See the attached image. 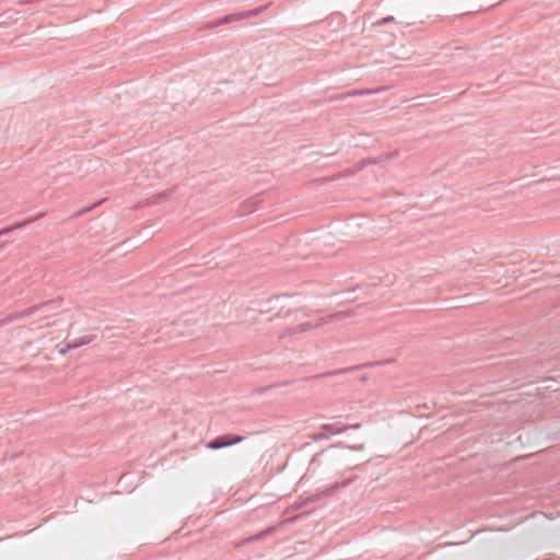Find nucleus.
<instances>
[{
    "label": "nucleus",
    "instance_id": "nucleus-1",
    "mask_svg": "<svg viewBox=\"0 0 560 560\" xmlns=\"http://www.w3.org/2000/svg\"><path fill=\"white\" fill-rule=\"evenodd\" d=\"M355 315V311L353 308L347 310V311H339L334 314H330L328 316L319 318L315 324L311 322L301 323L294 327L287 328L280 336V338H285L288 336L302 334L305 331H308L313 328L323 326L325 324H328L330 322L335 320H341L343 318L352 317Z\"/></svg>",
    "mask_w": 560,
    "mask_h": 560
},
{
    "label": "nucleus",
    "instance_id": "nucleus-2",
    "mask_svg": "<svg viewBox=\"0 0 560 560\" xmlns=\"http://www.w3.org/2000/svg\"><path fill=\"white\" fill-rule=\"evenodd\" d=\"M350 482H351V480H346L342 482H335L331 486H329L320 491L315 492L314 494H311V495H307L304 498L301 497L300 500L295 501L292 504V509L300 510V509L306 506L308 503H314V502L320 501L324 498L331 497L336 493V491H338L341 488L347 487Z\"/></svg>",
    "mask_w": 560,
    "mask_h": 560
},
{
    "label": "nucleus",
    "instance_id": "nucleus-3",
    "mask_svg": "<svg viewBox=\"0 0 560 560\" xmlns=\"http://www.w3.org/2000/svg\"><path fill=\"white\" fill-rule=\"evenodd\" d=\"M361 427L360 423H353L345 425L341 422L337 421L334 423H325L320 427V432L313 434L314 441L327 440L331 435H336L347 431L348 429H359Z\"/></svg>",
    "mask_w": 560,
    "mask_h": 560
},
{
    "label": "nucleus",
    "instance_id": "nucleus-4",
    "mask_svg": "<svg viewBox=\"0 0 560 560\" xmlns=\"http://www.w3.org/2000/svg\"><path fill=\"white\" fill-rule=\"evenodd\" d=\"M54 303L51 302H42V303H38V304H34L23 311H20V312H14V313H11L9 315H7L4 318L0 319V324L1 326H4V325H8L10 323H12L13 320H21V319H24L31 315H34L36 313H38V311L45 306H49V305H52Z\"/></svg>",
    "mask_w": 560,
    "mask_h": 560
},
{
    "label": "nucleus",
    "instance_id": "nucleus-5",
    "mask_svg": "<svg viewBox=\"0 0 560 560\" xmlns=\"http://www.w3.org/2000/svg\"><path fill=\"white\" fill-rule=\"evenodd\" d=\"M389 160V155L382 154L377 158H365L359 161L357 164H354L352 167L348 168L347 171L339 173L335 176V178H341L350 175H354L359 172H361L365 166L371 164H380L385 161Z\"/></svg>",
    "mask_w": 560,
    "mask_h": 560
},
{
    "label": "nucleus",
    "instance_id": "nucleus-6",
    "mask_svg": "<svg viewBox=\"0 0 560 560\" xmlns=\"http://www.w3.org/2000/svg\"><path fill=\"white\" fill-rule=\"evenodd\" d=\"M245 436L237 434H222L207 443V447L211 450H220L223 447L232 446L244 441Z\"/></svg>",
    "mask_w": 560,
    "mask_h": 560
},
{
    "label": "nucleus",
    "instance_id": "nucleus-7",
    "mask_svg": "<svg viewBox=\"0 0 560 560\" xmlns=\"http://www.w3.org/2000/svg\"><path fill=\"white\" fill-rule=\"evenodd\" d=\"M264 8L265 7H260V8L250 10V11H243V12H240V13L228 14L224 18L219 19L214 23H210L209 26H211V27L219 26V25H222V24H225V23H230V22L240 20V19L255 16L258 13H260L264 10Z\"/></svg>",
    "mask_w": 560,
    "mask_h": 560
},
{
    "label": "nucleus",
    "instance_id": "nucleus-8",
    "mask_svg": "<svg viewBox=\"0 0 560 560\" xmlns=\"http://www.w3.org/2000/svg\"><path fill=\"white\" fill-rule=\"evenodd\" d=\"M264 200H265L264 192H259V194L248 198L242 205V209H241L242 214H249V213L254 212Z\"/></svg>",
    "mask_w": 560,
    "mask_h": 560
},
{
    "label": "nucleus",
    "instance_id": "nucleus-9",
    "mask_svg": "<svg viewBox=\"0 0 560 560\" xmlns=\"http://www.w3.org/2000/svg\"><path fill=\"white\" fill-rule=\"evenodd\" d=\"M44 215H45V212H40V213H38L35 217H30V218L23 220L22 222L15 223V224H13L11 226L3 228V229L0 230V237L3 236V235L10 234L12 231H14L16 229H21L23 226H26V225L35 222L37 219L44 217Z\"/></svg>",
    "mask_w": 560,
    "mask_h": 560
},
{
    "label": "nucleus",
    "instance_id": "nucleus-10",
    "mask_svg": "<svg viewBox=\"0 0 560 560\" xmlns=\"http://www.w3.org/2000/svg\"><path fill=\"white\" fill-rule=\"evenodd\" d=\"M93 340V336L86 335L80 338H75L67 343V346L62 349H60V353H66L70 349H77L79 347H82L84 345L90 343Z\"/></svg>",
    "mask_w": 560,
    "mask_h": 560
},
{
    "label": "nucleus",
    "instance_id": "nucleus-11",
    "mask_svg": "<svg viewBox=\"0 0 560 560\" xmlns=\"http://www.w3.org/2000/svg\"><path fill=\"white\" fill-rule=\"evenodd\" d=\"M278 526H279V525L269 526V527H267L266 529H264V530L259 532L258 534L253 535V536H250V537L246 538V539L244 540V542H252V541H258V540H261V539H264L265 537H267V536H269V535L273 534V533L277 530Z\"/></svg>",
    "mask_w": 560,
    "mask_h": 560
},
{
    "label": "nucleus",
    "instance_id": "nucleus-12",
    "mask_svg": "<svg viewBox=\"0 0 560 560\" xmlns=\"http://www.w3.org/2000/svg\"><path fill=\"white\" fill-rule=\"evenodd\" d=\"M47 302H51L54 304L49 305V306H45L38 311L43 314V317H48L49 315L54 314L61 306L62 299L61 298L52 299V300H48Z\"/></svg>",
    "mask_w": 560,
    "mask_h": 560
},
{
    "label": "nucleus",
    "instance_id": "nucleus-13",
    "mask_svg": "<svg viewBox=\"0 0 560 560\" xmlns=\"http://www.w3.org/2000/svg\"><path fill=\"white\" fill-rule=\"evenodd\" d=\"M366 93H370V91L353 90V91H350L348 93L340 94L339 96L336 97V100H343V98H346L348 96L363 95V94H366Z\"/></svg>",
    "mask_w": 560,
    "mask_h": 560
},
{
    "label": "nucleus",
    "instance_id": "nucleus-14",
    "mask_svg": "<svg viewBox=\"0 0 560 560\" xmlns=\"http://www.w3.org/2000/svg\"><path fill=\"white\" fill-rule=\"evenodd\" d=\"M394 21H395V18H394V16H392V15H388V16H385V18H383V19H381V20L376 21V22L374 23V25L381 26V25H385V24L392 23V22H394Z\"/></svg>",
    "mask_w": 560,
    "mask_h": 560
},
{
    "label": "nucleus",
    "instance_id": "nucleus-15",
    "mask_svg": "<svg viewBox=\"0 0 560 560\" xmlns=\"http://www.w3.org/2000/svg\"><path fill=\"white\" fill-rule=\"evenodd\" d=\"M175 189H176V186H174L171 189H166V190L159 192L158 196L163 201L164 199L168 198L175 191Z\"/></svg>",
    "mask_w": 560,
    "mask_h": 560
},
{
    "label": "nucleus",
    "instance_id": "nucleus-16",
    "mask_svg": "<svg viewBox=\"0 0 560 560\" xmlns=\"http://www.w3.org/2000/svg\"><path fill=\"white\" fill-rule=\"evenodd\" d=\"M324 453H325V450H323V451H320V452H318V453L314 454V456H313V457H312V459H311L310 466H313V465H315L316 463H318V462H319V457H320Z\"/></svg>",
    "mask_w": 560,
    "mask_h": 560
},
{
    "label": "nucleus",
    "instance_id": "nucleus-17",
    "mask_svg": "<svg viewBox=\"0 0 560 560\" xmlns=\"http://www.w3.org/2000/svg\"><path fill=\"white\" fill-rule=\"evenodd\" d=\"M162 200L161 198H159L158 194L156 195H153L149 200H148V205H159L161 203Z\"/></svg>",
    "mask_w": 560,
    "mask_h": 560
},
{
    "label": "nucleus",
    "instance_id": "nucleus-18",
    "mask_svg": "<svg viewBox=\"0 0 560 560\" xmlns=\"http://www.w3.org/2000/svg\"><path fill=\"white\" fill-rule=\"evenodd\" d=\"M349 448L353 450V451H362V450H364V444L363 443L354 444V445L349 446Z\"/></svg>",
    "mask_w": 560,
    "mask_h": 560
},
{
    "label": "nucleus",
    "instance_id": "nucleus-19",
    "mask_svg": "<svg viewBox=\"0 0 560 560\" xmlns=\"http://www.w3.org/2000/svg\"><path fill=\"white\" fill-rule=\"evenodd\" d=\"M377 364H380V362L365 363V364L360 365L359 368L373 366V365H377Z\"/></svg>",
    "mask_w": 560,
    "mask_h": 560
},
{
    "label": "nucleus",
    "instance_id": "nucleus-20",
    "mask_svg": "<svg viewBox=\"0 0 560 560\" xmlns=\"http://www.w3.org/2000/svg\"><path fill=\"white\" fill-rule=\"evenodd\" d=\"M90 209H91V208H85L84 210H82V211L78 212L75 215L82 214V213H84V212L89 211Z\"/></svg>",
    "mask_w": 560,
    "mask_h": 560
},
{
    "label": "nucleus",
    "instance_id": "nucleus-21",
    "mask_svg": "<svg viewBox=\"0 0 560 560\" xmlns=\"http://www.w3.org/2000/svg\"><path fill=\"white\" fill-rule=\"evenodd\" d=\"M366 378H368V377H366L365 375H363V376L361 377V380H362V381H365Z\"/></svg>",
    "mask_w": 560,
    "mask_h": 560
}]
</instances>
